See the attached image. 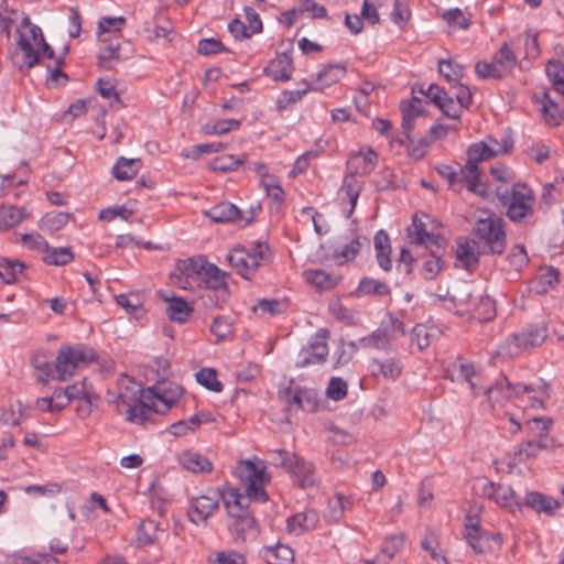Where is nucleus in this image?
<instances>
[{
    "mask_svg": "<svg viewBox=\"0 0 564 564\" xmlns=\"http://www.w3.org/2000/svg\"><path fill=\"white\" fill-rule=\"evenodd\" d=\"M115 402L127 406L126 417L129 422L145 424L152 421V413L167 411L175 400L156 386L143 390L133 378L123 375L118 380V394Z\"/></svg>",
    "mask_w": 564,
    "mask_h": 564,
    "instance_id": "nucleus-1",
    "label": "nucleus"
},
{
    "mask_svg": "<svg viewBox=\"0 0 564 564\" xmlns=\"http://www.w3.org/2000/svg\"><path fill=\"white\" fill-rule=\"evenodd\" d=\"M523 393H533L530 398L531 406L534 409H544L545 401L551 395V387L544 379H538L533 383H512L505 376L484 390L487 401L494 408L496 403H501L512 397H519Z\"/></svg>",
    "mask_w": 564,
    "mask_h": 564,
    "instance_id": "nucleus-2",
    "label": "nucleus"
},
{
    "mask_svg": "<svg viewBox=\"0 0 564 564\" xmlns=\"http://www.w3.org/2000/svg\"><path fill=\"white\" fill-rule=\"evenodd\" d=\"M496 195L506 208V216L514 224H533L535 197L533 191L524 183L511 187L497 186Z\"/></svg>",
    "mask_w": 564,
    "mask_h": 564,
    "instance_id": "nucleus-3",
    "label": "nucleus"
},
{
    "mask_svg": "<svg viewBox=\"0 0 564 564\" xmlns=\"http://www.w3.org/2000/svg\"><path fill=\"white\" fill-rule=\"evenodd\" d=\"M473 234L478 243L482 245V253L500 256L505 252L507 247L505 220L494 212L488 209L478 212Z\"/></svg>",
    "mask_w": 564,
    "mask_h": 564,
    "instance_id": "nucleus-4",
    "label": "nucleus"
},
{
    "mask_svg": "<svg viewBox=\"0 0 564 564\" xmlns=\"http://www.w3.org/2000/svg\"><path fill=\"white\" fill-rule=\"evenodd\" d=\"M182 273L185 278L183 289H192L196 285L200 290H205L227 283V274L202 257L191 258L185 262Z\"/></svg>",
    "mask_w": 564,
    "mask_h": 564,
    "instance_id": "nucleus-5",
    "label": "nucleus"
},
{
    "mask_svg": "<svg viewBox=\"0 0 564 564\" xmlns=\"http://www.w3.org/2000/svg\"><path fill=\"white\" fill-rule=\"evenodd\" d=\"M94 359V351L84 345L62 346L55 358L56 380H67L78 367L86 366Z\"/></svg>",
    "mask_w": 564,
    "mask_h": 564,
    "instance_id": "nucleus-6",
    "label": "nucleus"
},
{
    "mask_svg": "<svg viewBox=\"0 0 564 564\" xmlns=\"http://www.w3.org/2000/svg\"><path fill=\"white\" fill-rule=\"evenodd\" d=\"M268 246L263 242H256L251 251L243 247L234 248L227 259L237 273L249 280L254 275L260 262L264 260Z\"/></svg>",
    "mask_w": 564,
    "mask_h": 564,
    "instance_id": "nucleus-7",
    "label": "nucleus"
},
{
    "mask_svg": "<svg viewBox=\"0 0 564 564\" xmlns=\"http://www.w3.org/2000/svg\"><path fill=\"white\" fill-rule=\"evenodd\" d=\"M273 453L276 454L275 465L283 467L295 477L302 488L316 485V477L311 463L285 449H276Z\"/></svg>",
    "mask_w": 564,
    "mask_h": 564,
    "instance_id": "nucleus-8",
    "label": "nucleus"
},
{
    "mask_svg": "<svg viewBox=\"0 0 564 564\" xmlns=\"http://www.w3.org/2000/svg\"><path fill=\"white\" fill-rule=\"evenodd\" d=\"M491 150L486 149V144L482 143V141L473 143L467 149V162L465 166L460 169V173L464 174L468 191L482 197L486 196V192L478 188L481 176V171L478 164L482 161L492 159L488 153Z\"/></svg>",
    "mask_w": 564,
    "mask_h": 564,
    "instance_id": "nucleus-9",
    "label": "nucleus"
},
{
    "mask_svg": "<svg viewBox=\"0 0 564 564\" xmlns=\"http://www.w3.org/2000/svg\"><path fill=\"white\" fill-rule=\"evenodd\" d=\"M279 398L288 404L289 411L314 412L318 406L317 393L312 389L294 384L293 380L286 388L279 391Z\"/></svg>",
    "mask_w": 564,
    "mask_h": 564,
    "instance_id": "nucleus-10",
    "label": "nucleus"
},
{
    "mask_svg": "<svg viewBox=\"0 0 564 564\" xmlns=\"http://www.w3.org/2000/svg\"><path fill=\"white\" fill-rule=\"evenodd\" d=\"M479 290L470 282L456 281L449 288V304L445 308L456 315L464 316L473 310Z\"/></svg>",
    "mask_w": 564,
    "mask_h": 564,
    "instance_id": "nucleus-11",
    "label": "nucleus"
},
{
    "mask_svg": "<svg viewBox=\"0 0 564 564\" xmlns=\"http://www.w3.org/2000/svg\"><path fill=\"white\" fill-rule=\"evenodd\" d=\"M329 334L327 328H319L310 344L300 350L299 358L295 362L296 367L304 368L310 365L325 362L328 356L327 339Z\"/></svg>",
    "mask_w": 564,
    "mask_h": 564,
    "instance_id": "nucleus-12",
    "label": "nucleus"
},
{
    "mask_svg": "<svg viewBox=\"0 0 564 564\" xmlns=\"http://www.w3.org/2000/svg\"><path fill=\"white\" fill-rule=\"evenodd\" d=\"M481 492L485 497L494 500L497 505L511 512L522 510V502L519 500L514 490L508 485L486 481L482 486Z\"/></svg>",
    "mask_w": 564,
    "mask_h": 564,
    "instance_id": "nucleus-13",
    "label": "nucleus"
},
{
    "mask_svg": "<svg viewBox=\"0 0 564 564\" xmlns=\"http://www.w3.org/2000/svg\"><path fill=\"white\" fill-rule=\"evenodd\" d=\"M34 24L30 18L25 15L21 20L18 32V46L23 54V64L20 66L21 70H29L40 62V53L33 47L31 39V28Z\"/></svg>",
    "mask_w": 564,
    "mask_h": 564,
    "instance_id": "nucleus-14",
    "label": "nucleus"
},
{
    "mask_svg": "<svg viewBox=\"0 0 564 564\" xmlns=\"http://www.w3.org/2000/svg\"><path fill=\"white\" fill-rule=\"evenodd\" d=\"M424 104L425 102L419 97H412L410 100H402L400 102L403 129V138L400 139V143L402 145L412 143L411 132L414 129V120L424 116L426 112Z\"/></svg>",
    "mask_w": 564,
    "mask_h": 564,
    "instance_id": "nucleus-15",
    "label": "nucleus"
},
{
    "mask_svg": "<svg viewBox=\"0 0 564 564\" xmlns=\"http://www.w3.org/2000/svg\"><path fill=\"white\" fill-rule=\"evenodd\" d=\"M219 508V495L214 496L203 495L193 498L191 501L187 516L191 522L198 525L206 524L209 517Z\"/></svg>",
    "mask_w": 564,
    "mask_h": 564,
    "instance_id": "nucleus-16",
    "label": "nucleus"
},
{
    "mask_svg": "<svg viewBox=\"0 0 564 564\" xmlns=\"http://www.w3.org/2000/svg\"><path fill=\"white\" fill-rule=\"evenodd\" d=\"M465 539L477 554H485L492 551L494 544L500 545V535L491 534L482 530L478 524L466 525Z\"/></svg>",
    "mask_w": 564,
    "mask_h": 564,
    "instance_id": "nucleus-17",
    "label": "nucleus"
},
{
    "mask_svg": "<svg viewBox=\"0 0 564 564\" xmlns=\"http://www.w3.org/2000/svg\"><path fill=\"white\" fill-rule=\"evenodd\" d=\"M546 337L547 325L542 323L539 325L530 326L520 333L513 334L511 339L518 348L529 349L542 345Z\"/></svg>",
    "mask_w": 564,
    "mask_h": 564,
    "instance_id": "nucleus-18",
    "label": "nucleus"
},
{
    "mask_svg": "<svg viewBox=\"0 0 564 564\" xmlns=\"http://www.w3.org/2000/svg\"><path fill=\"white\" fill-rule=\"evenodd\" d=\"M408 237L415 245L427 247H438L445 245V240L441 235L430 234L425 224L415 215L412 225L408 228Z\"/></svg>",
    "mask_w": 564,
    "mask_h": 564,
    "instance_id": "nucleus-19",
    "label": "nucleus"
},
{
    "mask_svg": "<svg viewBox=\"0 0 564 564\" xmlns=\"http://www.w3.org/2000/svg\"><path fill=\"white\" fill-rule=\"evenodd\" d=\"M231 518L232 522L230 523L229 529L236 542L243 543L257 538V521L250 513L242 516L237 514Z\"/></svg>",
    "mask_w": 564,
    "mask_h": 564,
    "instance_id": "nucleus-20",
    "label": "nucleus"
},
{
    "mask_svg": "<svg viewBox=\"0 0 564 564\" xmlns=\"http://www.w3.org/2000/svg\"><path fill=\"white\" fill-rule=\"evenodd\" d=\"M426 249L430 251V253L422 257L420 274L423 276V279L431 281L434 280L445 267V261L443 260V251L445 250V245H441L438 247H427Z\"/></svg>",
    "mask_w": 564,
    "mask_h": 564,
    "instance_id": "nucleus-21",
    "label": "nucleus"
},
{
    "mask_svg": "<svg viewBox=\"0 0 564 564\" xmlns=\"http://www.w3.org/2000/svg\"><path fill=\"white\" fill-rule=\"evenodd\" d=\"M205 214L214 223H236L243 220L247 225L252 220V217L243 218L241 210L236 205L228 202L213 206L210 209L205 212Z\"/></svg>",
    "mask_w": 564,
    "mask_h": 564,
    "instance_id": "nucleus-22",
    "label": "nucleus"
},
{
    "mask_svg": "<svg viewBox=\"0 0 564 564\" xmlns=\"http://www.w3.org/2000/svg\"><path fill=\"white\" fill-rule=\"evenodd\" d=\"M292 69L293 59L291 55L289 53H281L270 61L263 72L275 82H289L292 78Z\"/></svg>",
    "mask_w": 564,
    "mask_h": 564,
    "instance_id": "nucleus-23",
    "label": "nucleus"
},
{
    "mask_svg": "<svg viewBox=\"0 0 564 564\" xmlns=\"http://www.w3.org/2000/svg\"><path fill=\"white\" fill-rule=\"evenodd\" d=\"M319 521L318 513L315 510H305L288 518L286 529L289 533L301 535L306 531L314 530Z\"/></svg>",
    "mask_w": 564,
    "mask_h": 564,
    "instance_id": "nucleus-24",
    "label": "nucleus"
},
{
    "mask_svg": "<svg viewBox=\"0 0 564 564\" xmlns=\"http://www.w3.org/2000/svg\"><path fill=\"white\" fill-rule=\"evenodd\" d=\"M523 506L538 513L554 516L561 507V502L553 497L545 496L539 491H530L525 496Z\"/></svg>",
    "mask_w": 564,
    "mask_h": 564,
    "instance_id": "nucleus-25",
    "label": "nucleus"
},
{
    "mask_svg": "<svg viewBox=\"0 0 564 564\" xmlns=\"http://www.w3.org/2000/svg\"><path fill=\"white\" fill-rule=\"evenodd\" d=\"M51 357L50 351L40 350L31 358L32 366L41 372L37 381L42 384H46L50 379H56L55 361H51Z\"/></svg>",
    "mask_w": 564,
    "mask_h": 564,
    "instance_id": "nucleus-26",
    "label": "nucleus"
},
{
    "mask_svg": "<svg viewBox=\"0 0 564 564\" xmlns=\"http://www.w3.org/2000/svg\"><path fill=\"white\" fill-rule=\"evenodd\" d=\"M378 163V155L369 149L366 153H358L348 161V169L354 175H369Z\"/></svg>",
    "mask_w": 564,
    "mask_h": 564,
    "instance_id": "nucleus-27",
    "label": "nucleus"
},
{
    "mask_svg": "<svg viewBox=\"0 0 564 564\" xmlns=\"http://www.w3.org/2000/svg\"><path fill=\"white\" fill-rule=\"evenodd\" d=\"M373 243L379 267L387 272L390 271L392 269V262L390 258L391 243L389 235L383 229H380L375 235Z\"/></svg>",
    "mask_w": 564,
    "mask_h": 564,
    "instance_id": "nucleus-28",
    "label": "nucleus"
},
{
    "mask_svg": "<svg viewBox=\"0 0 564 564\" xmlns=\"http://www.w3.org/2000/svg\"><path fill=\"white\" fill-rule=\"evenodd\" d=\"M178 462L185 469L192 473H210L213 470L212 462L206 456L193 451L181 453Z\"/></svg>",
    "mask_w": 564,
    "mask_h": 564,
    "instance_id": "nucleus-29",
    "label": "nucleus"
},
{
    "mask_svg": "<svg viewBox=\"0 0 564 564\" xmlns=\"http://www.w3.org/2000/svg\"><path fill=\"white\" fill-rule=\"evenodd\" d=\"M260 554L268 564H289L294 560L293 550L289 545L282 543L263 546Z\"/></svg>",
    "mask_w": 564,
    "mask_h": 564,
    "instance_id": "nucleus-30",
    "label": "nucleus"
},
{
    "mask_svg": "<svg viewBox=\"0 0 564 564\" xmlns=\"http://www.w3.org/2000/svg\"><path fill=\"white\" fill-rule=\"evenodd\" d=\"M479 248L480 245L476 239H469L458 245L456 257L465 269H470L478 264L481 253Z\"/></svg>",
    "mask_w": 564,
    "mask_h": 564,
    "instance_id": "nucleus-31",
    "label": "nucleus"
},
{
    "mask_svg": "<svg viewBox=\"0 0 564 564\" xmlns=\"http://www.w3.org/2000/svg\"><path fill=\"white\" fill-rule=\"evenodd\" d=\"M372 376H382L386 379H397L402 372L400 361L394 358H387L384 360L372 359L369 364Z\"/></svg>",
    "mask_w": 564,
    "mask_h": 564,
    "instance_id": "nucleus-32",
    "label": "nucleus"
},
{
    "mask_svg": "<svg viewBox=\"0 0 564 564\" xmlns=\"http://www.w3.org/2000/svg\"><path fill=\"white\" fill-rule=\"evenodd\" d=\"M289 302L279 299H259L252 306V312L261 317H273L286 312Z\"/></svg>",
    "mask_w": 564,
    "mask_h": 564,
    "instance_id": "nucleus-33",
    "label": "nucleus"
},
{
    "mask_svg": "<svg viewBox=\"0 0 564 564\" xmlns=\"http://www.w3.org/2000/svg\"><path fill=\"white\" fill-rule=\"evenodd\" d=\"M163 299L169 303L166 314L171 321L183 324L188 319L193 310L184 299L178 296Z\"/></svg>",
    "mask_w": 564,
    "mask_h": 564,
    "instance_id": "nucleus-34",
    "label": "nucleus"
},
{
    "mask_svg": "<svg viewBox=\"0 0 564 564\" xmlns=\"http://www.w3.org/2000/svg\"><path fill=\"white\" fill-rule=\"evenodd\" d=\"M142 164L139 159L119 158L112 167V175L118 181H128L133 178L140 171Z\"/></svg>",
    "mask_w": 564,
    "mask_h": 564,
    "instance_id": "nucleus-35",
    "label": "nucleus"
},
{
    "mask_svg": "<svg viewBox=\"0 0 564 564\" xmlns=\"http://www.w3.org/2000/svg\"><path fill=\"white\" fill-rule=\"evenodd\" d=\"M542 113L549 126H560L564 120V111L550 97V94L546 90L542 93Z\"/></svg>",
    "mask_w": 564,
    "mask_h": 564,
    "instance_id": "nucleus-36",
    "label": "nucleus"
},
{
    "mask_svg": "<svg viewBox=\"0 0 564 564\" xmlns=\"http://www.w3.org/2000/svg\"><path fill=\"white\" fill-rule=\"evenodd\" d=\"M474 303L475 306L469 314L477 317L479 321L487 322L496 316L495 301L490 296L484 295L479 291L477 300Z\"/></svg>",
    "mask_w": 564,
    "mask_h": 564,
    "instance_id": "nucleus-37",
    "label": "nucleus"
},
{
    "mask_svg": "<svg viewBox=\"0 0 564 564\" xmlns=\"http://www.w3.org/2000/svg\"><path fill=\"white\" fill-rule=\"evenodd\" d=\"M202 291L203 293L200 294V299L204 306L208 308L220 307L229 297L227 283Z\"/></svg>",
    "mask_w": 564,
    "mask_h": 564,
    "instance_id": "nucleus-38",
    "label": "nucleus"
},
{
    "mask_svg": "<svg viewBox=\"0 0 564 564\" xmlns=\"http://www.w3.org/2000/svg\"><path fill=\"white\" fill-rule=\"evenodd\" d=\"M358 295L388 296L391 294L390 286L380 280L364 276L357 288Z\"/></svg>",
    "mask_w": 564,
    "mask_h": 564,
    "instance_id": "nucleus-39",
    "label": "nucleus"
},
{
    "mask_svg": "<svg viewBox=\"0 0 564 564\" xmlns=\"http://www.w3.org/2000/svg\"><path fill=\"white\" fill-rule=\"evenodd\" d=\"M43 261L50 265H65L74 260V253L70 247H51L43 251Z\"/></svg>",
    "mask_w": 564,
    "mask_h": 564,
    "instance_id": "nucleus-40",
    "label": "nucleus"
},
{
    "mask_svg": "<svg viewBox=\"0 0 564 564\" xmlns=\"http://www.w3.org/2000/svg\"><path fill=\"white\" fill-rule=\"evenodd\" d=\"M264 470L265 467L263 465L258 466L251 460L240 462L238 467L236 468V475L246 480L248 484L263 481L264 480Z\"/></svg>",
    "mask_w": 564,
    "mask_h": 564,
    "instance_id": "nucleus-41",
    "label": "nucleus"
},
{
    "mask_svg": "<svg viewBox=\"0 0 564 564\" xmlns=\"http://www.w3.org/2000/svg\"><path fill=\"white\" fill-rule=\"evenodd\" d=\"M72 218L70 213L53 210L42 217L40 226L42 229L55 232L64 228Z\"/></svg>",
    "mask_w": 564,
    "mask_h": 564,
    "instance_id": "nucleus-42",
    "label": "nucleus"
},
{
    "mask_svg": "<svg viewBox=\"0 0 564 564\" xmlns=\"http://www.w3.org/2000/svg\"><path fill=\"white\" fill-rule=\"evenodd\" d=\"M545 73L555 91L564 97V62L550 59L545 66Z\"/></svg>",
    "mask_w": 564,
    "mask_h": 564,
    "instance_id": "nucleus-43",
    "label": "nucleus"
},
{
    "mask_svg": "<svg viewBox=\"0 0 564 564\" xmlns=\"http://www.w3.org/2000/svg\"><path fill=\"white\" fill-rule=\"evenodd\" d=\"M328 518L332 522H338L343 519L345 511L352 507V499L341 494H336L329 500Z\"/></svg>",
    "mask_w": 564,
    "mask_h": 564,
    "instance_id": "nucleus-44",
    "label": "nucleus"
},
{
    "mask_svg": "<svg viewBox=\"0 0 564 564\" xmlns=\"http://www.w3.org/2000/svg\"><path fill=\"white\" fill-rule=\"evenodd\" d=\"M495 65L502 72L503 76H507L517 64V56L509 47L507 43H505L500 50L494 56Z\"/></svg>",
    "mask_w": 564,
    "mask_h": 564,
    "instance_id": "nucleus-45",
    "label": "nucleus"
},
{
    "mask_svg": "<svg viewBox=\"0 0 564 564\" xmlns=\"http://www.w3.org/2000/svg\"><path fill=\"white\" fill-rule=\"evenodd\" d=\"M438 73L447 80L458 83L465 73V68L462 64L457 63L453 58L440 59L438 61Z\"/></svg>",
    "mask_w": 564,
    "mask_h": 564,
    "instance_id": "nucleus-46",
    "label": "nucleus"
},
{
    "mask_svg": "<svg viewBox=\"0 0 564 564\" xmlns=\"http://www.w3.org/2000/svg\"><path fill=\"white\" fill-rule=\"evenodd\" d=\"M159 530V523L154 520H143L137 531L138 545L147 546L154 543L156 539V532Z\"/></svg>",
    "mask_w": 564,
    "mask_h": 564,
    "instance_id": "nucleus-47",
    "label": "nucleus"
},
{
    "mask_svg": "<svg viewBox=\"0 0 564 564\" xmlns=\"http://www.w3.org/2000/svg\"><path fill=\"white\" fill-rule=\"evenodd\" d=\"M307 283L322 290H328L336 285L337 280L324 270H307L304 272Z\"/></svg>",
    "mask_w": 564,
    "mask_h": 564,
    "instance_id": "nucleus-48",
    "label": "nucleus"
},
{
    "mask_svg": "<svg viewBox=\"0 0 564 564\" xmlns=\"http://www.w3.org/2000/svg\"><path fill=\"white\" fill-rule=\"evenodd\" d=\"M346 68L338 64H329L324 67L316 75V82L321 84V87L330 86L339 80L345 74Z\"/></svg>",
    "mask_w": 564,
    "mask_h": 564,
    "instance_id": "nucleus-49",
    "label": "nucleus"
},
{
    "mask_svg": "<svg viewBox=\"0 0 564 564\" xmlns=\"http://www.w3.org/2000/svg\"><path fill=\"white\" fill-rule=\"evenodd\" d=\"M196 380L199 384L213 392H221L223 383L217 379V371L214 368H202L196 372Z\"/></svg>",
    "mask_w": 564,
    "mask_h": 564,
    "instance_id": "nucleus-50",
    "label": "nucleus"
},
{
    "mask_svg": "<svg viewBox=\"0 0 564 564\" xmlns=\"http://www.w3.org/2000/svg\"><path fill=\"white\" fill-rule=\"evenodd\" d=\"M24 264L19 261L9 260L7 258L0 259V278L7 284L13 283L19 273L22 272Z\"/></svg>",
    "mask_w": 564,
    "mask_h": 564,
    "instance_id": "nucleus-51",
    "label": "nucleus"
},
{
    "mask_svg": "<svg viewBox=\"0 0 564 564\" xmlns=\"http://www.w3.org/2000/svg\"><path fill=\"white\" fill-rule=\"evenodd\" d=\"M101 41L107 43L102 48H100L98 58L100 63H107L111 61H119L121 58L120 48L121 44L118 39L111 40L102 37Z\"/></svg>",
    "mask_w": 564,
    "mask_h": 564,
    "instance_id": "nucleus-52",
    "label": "nucleus"
},
{
    "mask_svg": "<svg viewBox=\"0 0 564 564\" xmlns=\"http://www.w3.org/2000/svg\"><path fill=\"white\" fill-rule=\"evenodd\" d=\"M553 425V420L549 417H533L525 423V429L532 435V438L544 437Z\"/></svg>",
    "mask_w": 564,
    "mask_h": 564,
    "instance_id": "nucleus-53",
    "label": "nucleus"
},
{
    "mask_svg": "<svg viewBox=\"0 0 564 564\" xmlns=\"http://www.w3.org/2000/svg\"><path fill=\"white\" fill-rule=\"evenodd\" d=\"M310 89V84L304 82V88L302 89L282 91L276 101L278 109L284 110L292 104L300 101Z\"/></svg>",
    "mask_w": 564,
    "mask_h": 564,
    "instance_id": "nucleus-54",
    "label": "nucleus"
},
{
    "mask_svg": "<svg viewBox=\"0 0 564 564\" xmlns=\"http://www.w3.org/2000/svg\"><path fill=\"white\" fill-rule=\"evenodd\" d=\"M242 163V159H236L234 155L225 154L213 159L209 166L215 172H229L236 170Z\"/></svg>",
    "mask_w": 564,
    "mask_h": 564,
    "instance_id": "nucleus-55",
    "label": "nucleus"
},
{
    "mask_svg": "<svg viewBox=\"0 0 564 564\" xmlns=\"http://www.w3.org/2000/svg\"><path fill=\"white\" fill-rule=\"evenodd\" d=\"M482 143L486 144V149L492 150V153L491 151L488 152L491 158L508 153L513 147V140L510 137H503L501 141H498L496 138L489 135Z\"/></svg>",
    "mask_w": 564,
    "mask_h": 564,
    "instance_id": "nucleus-56",
    "label": "nucleus"
},
{
    "mask_svg": "<svg viewBox=\"0 0 564 564\" xmlns=\"http://www.w3.org/2000/svg\"><path fill=\"white\" fill-rule=\"evenodd\" d=\"M99 400V395L91 391L82 399L77 400V405L75 409L77 415L80 419L88 417L91 414L94 408L97 406Z\"/></svg>",
    "mask_w": 564,
    "mask_h": 564,
    "instance_id": "nucleus-57",
    "label": "nucleus"
},
{
    "mask_svg": "<svg viewBox=\"0 0 564 564\" xmlns=\"http://www.w3.org/2000/svg\"><path fill=\"white\" fill-rule=\"evenodd\" d=\"M539 456V452L536 449L535 443L533 440H528L525 442L520 443L514 453L513 460L516 463H523L527 459L536 458Z\"/></svg>",
    "mask_w": 564,
    "mask_h": 564,
    "instance_id": "nucleus-58",
    "label": "nucleus"
},
{
    "mask_svg": "<svg viewBox=\"0 0 564 564\" xmlns=\"http://www.w3.org/2000/svg\"><path fill=\"white\" fill-rule=\"evenodd\" d=\"M126 24L123 17H102L98 23V33L101 37L106 33L120 32Z\"/></svg>",
    "mask_w": 564,
    "mask_h": 564,
    "instance_id": "nucleus-59",
    "label": "nucleus"
},
{
    "mask_svg": "<svg viewBox=\"0 0 564 564\" xmlns=\"http://www.w3.org/2000/svg\"><path fill=\"white\" fill-rule=\"evenodd\" d=\"M431 333L427 326L423 324H416L411 332V344L416 345L419 350H423L431 344Z\"/></svg>",
    "mask_w": 564,
    "mask_h": 564,
    "instance_id": "nucleus-60",
    "label": "nucleus"
},
{
    "mask_svg": "<svg viewBox=\"0 0 564 564\" xmlns=\"http://www.w3.org/2000/svg\"><path fill=\"white\" fill-rule=\"evenodd\" d=\"M348 386L345 380H343L339 377H333L330 378L326 394L329 399L334 401H340L347 395Z\"/></svg>",
    "mask_w": 564,
    "mask_h": 564,
    "instance_id": "nucleus-61",
    "label": "nucleus"
},
{
    "mask_svg": "<svg viewBox=\"0 0 564 564\" xmlns=\"http://www.w3.org/2000/svg\"><path fill=\"white\" fill-rule=\"evenodd\" d=\"M197 52L202 55H213L221 52H228L223 42L215 37L203 39L198 42Z\"/></svg>",
    "mask_w": 564,
    "mask_h": 564,
    "instance_id": "nucleus-62",
    "label": "nucleus"
},
{
    "mask_svg": "<svg viewBox=\"0 0 564 564\" xmlns=\"http://www.w3.org/2000/svg\"><path fill=\"white\" fill-rule=\"evenodd\" d=\"M436 171L442 177L448 181L449 186L456 192H459L463 184L466 183L464 174L460 173V176H458L455 170L449 165H441L436 167Z\"/></svg>",
    "mask_w": 564,
    "mask_h": 564,
    "instance_id": "nucleus-63",
    "label": "nucleus"
},
{
    "mask_svg": "<svg viewBox=\"0 0 564 564\" xmlns=\"http://www.w3.org/2000/svg\"><path fill=\"white\" fill-rule=\"evenodd\" d=\"M357 351V345L354 341L344 343L340 341V346L336 350L335 355L336 360L334 364V367L337 368L339 366L347 365L354 357L355 352Z\"/></svg>",
    "mask_w": 564,
    "mask_h": 564,
    "instance_id": "nucleus-64",
    "label": "nucleus"
}]
</instances>
